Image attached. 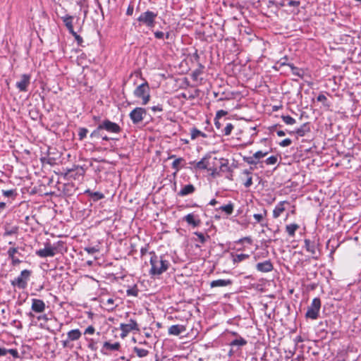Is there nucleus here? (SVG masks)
<instances>
[{"mask_svg":"<svg viewBox=\"0 0 361 361\" xmlns=\"http://www.w3.org/2000/svg\"><path fill=\"white\" fill-rule=\"evenodd\" d=\"M151 269L149 274L152 276H159L166 271L170 267V262L166 259V255H157L154 251L149 252Z\"/></svg>","mask_w":361,"mask_h":361,"instance_id":"1","label":"nucleus"},{"mask_svg":"<svg viewBox=\"0 0 361 361\" xmlns=\"http://www.w3.org/2000/svg\"><path fill=\"white\" fill-rule=\"evenodd\" d=\"M157 13L146 11L142 13L136 20V23H133V25L136 27H141L145 25L149 29L153 28L156 24V18L157 17Z\"/></svg>","mask_w":361,"mask_h":361,"instance_id":"2","label":"nucleus"},{"mask_svg":"<svg viewBox=\"0 0 361 361\" xmlns=\"http://www.w3.org/2000/svg\"><path fill=\"white\" fill-rule=\"evenodd\" d=\"M135 97L142 98V104L146 105L150 100L149 86L147 81L138 85L133 92Z\"/></svg>","mask_w":361,"mask_h":361,"instance_id":"3","label":"nucleus"},{"mask_svg":"<svg viewBox=\"0 0 361 361\" xmlns=\"http://www.w3.org/2000/svg\"><path fill=\"white\" fill-rule=\"evenodd\" d=\"M31 275V271L24 269L20 272V274L12 280L11 283L14 287H18L20 289H25L27 286V281Z\"/></svg>","mask_w":361,"mask_h":361,"instance_id":"4","label":"nucleus"},{"mask_svg":"<svg viewBox=\"0 0 361 361\" xmlns=\"http://www.w3.org/2000/svg\"><path fill=\"white\" fill-rule=\"evenodd\" d=\"M321 305L320 298H314L312 301L311 305L307 308L305 317L313 320L317 319L319 317Z\"/></svg>","mask_w":361,"mask_h":361,"instance_id":"5","label":"nucleus"},{"mask_svg":"<svg viewBox=\"0 0 361 361\" xmlns=\"http://www.w3.org/2000/svg\"><path fill=\"white\" fill-rule=\"evenodd\" d=\"M147 116V111L142 107H136L133 109L130 114L129 117L134 125L141 123Z\"/></svg>","mask_w":361,"mask_h":361,"instance_id":"6","label":"nucleus"},{"mask_svg":"<svg viewBox=\"0 0 361 361\" xmlns=\"http://www.w3.org/2000/svg\"><path fill=\"white\" fill-rule=\"evenodd\" d=\"M319 244L314 240L305 238L304 240V247L305 250L312 255L314 259L319 258L320 252L318 249Z\"/></svg>","mask_w":361,"mask_h":361,"instance_id":"7","label":"nucleus"},{"mask_svg":"<svg viewBox=\"0 0 361 361\" xmlns=\"http://www.w3.org/2000/svg\"><path fill=\"white\" fill-rule=\"evenodd\" d=\"M119 329L121 331V338H125L130 332L133 331H138L140 330L137 322L133 319H130L128 324L121 323L120 324Z\"/></svg>","mask_w":361,"mask_h":361,"instance_id":"8","label":"nucleus"},{"mask_svg":"<svg viewBox=\"0 0 361 361\" xmlns=\"http://www.w3.org/2000/svg\"><path fill=\"white\" fill-rule=\"evenodd\" d=\"M99 124L100 128H102L104 130L110 133H120L122 130V128L118 124L112 122L109 119L104 120Z\"/></svg>","mask_w":361,"mask_h":361,"instance_id":"9","label":"nucleus"},{"mask_svg":"<svg viewBox=\"0 0 361 361\" xmlns=\"http://www.w3.org/2000/svg\"><path fill=\"white\" fill-rule=\"evenodd\" d=\"M56 247H54L49 243L45 244L44 248L36 251V255L42 258L54 257L56 255Z\"/></svg>","mask_w":361,"mask_h":361,"instance_id":"10","label":"nucleus"},{"mask_svg":"<svg viewBox=\"0 0 361 361\" xmlns=\"http://www.w3.org/2000/svg\"><path fill=\"white\" fill-rule=\"evenodd\" d=\"M30 83V75L28 74H23L20 79L16 84V87L20 92H27V87Z\"/></svg>","mask_w":361,"mask_h":361,"instance_id":"11","label":"nucleus"},{"mask_svg":"<svg viewBox=\"0 0 361 361\" xmlns=\"http://www.w3.org/2000/svg\"><path fill=\"white\" fill-rule=\"evenodd\" d=\"M46 308L45 303L40 299H32L31 310L36 313H42Z\"/></svg>","mask_w":361,"mask_h":361,"instance_id":"12","label":"nucleus"},{"mask_svg":"<svg viewBox=\"0 0 361 361\" xmlns=\"http://www.w3.org/2000/svg\"><path fill=\"white\" fill-rule=\"evenodd\" d=\"M85 169L82 166L77 165L73 166L71 169H66V175H69L71 177L76 178V176H82L85 174Z\"/></svg>","mask_w":361,"mask_h":361,"instance_id":"13","label":"nucleus"},{"mask_svg":"<svg viewBox=\"0 0 361 361\" xmlns=\"http://www.w3.org/2000/svg\"><path fill=\"white\" fill-rule=\"evenodd\" d=\"M183 220L192 227H197L201 224V220L199 219L198 216H195L193 213L185 216Z\"/></svg>","mask_w":361,"mask_h":361,"instance_id":"14","label":"nucleus"},{"mask_svg":"<svg viewBox=\"0 0 361 361\" xmlns=\"http://www.w3.org/2000/svg\"><path fill=\"white\" fill-rule=\"evenodd\" d=\"M16 254H18L19 255H21L20 253L18 252V247H10L7 251V255L8 256V258L11 259V264L13 266L19 264L22 262L18 257H16Z\"/></svg>","mask_w":361,"mask_h":361,"instance_id":"15","label":"nucleus"},{"mask_svg":"<svg viewBox=\"0 0 361 361\" xmlns=\"http://www.w3.org/2000/svg\"><path fill=\"white\" fill-rule=\"evenodd\" d=\"M256 269L261 272H269L273 270L274 266L271 260H266L256 264Z\"/></svg>","mask_w":361,"mask_h":361,"instance_id":"16","label":"nucleus"},{"mask_svg":"<svg viewBox=\"0 0 361 361\" xmlns=\"http://www.w3.org/2000/svg\"><path fill=\"white\" fill-rule=\"evenodd\" d=\"M267 216V210L263 209L262 212L259 214H255L253 218L255 220V223L259 224L262 226H267V223L265 222V218Z\"/></svg>","mask_w":361,"mask_h":361,"instance_id":"17","label":"nucleus"},{"mask_svg":"<svg viewBox=\"0 0 361 361\" xmlns=\"http://www.w3.org/2000/svg\"><path fill=\"white\" fill-rule=\"evenodd\" d=\"M310 132V128L309 123H303L300 128H297L294 131L289 132L290 135L295 133L300 137L305 136L307 133Z\"/></svg>","mask_w":361,"mask_h":361,"instance_id":"18","label":"nucleus"},{"mask_svg":"<svg viewBox=\"0 0 361 361\" xmlns=\"http://www.w3.org/2000/svg\"><path fill=\"white\" fill-rule=\"evenodd\" d=\"M120 348H121V344L119 342H115L114 343H111L109 341H105L103 343L102 351L103 350H106L109 352L118 351L120 350Z\"/></svg>","mask_w":361,"mask_h":361,"instance_id":"19","label":"nucleus"},{"mask_svg":"<svg viewBox=\"0 0 361 361\" xmlns=\"http://www.w3.org/2000/svg\"><path fill=\"white\" fill-rule=\"evenodd\" d=\"M195 191V186L192 184H188L182 188V189L178 192V195L180 197H185L194 193Z\"/></svg>","mask_w":361,"mask_h":361,"instance_id":"20","label":"nucleus"},{"mask_svg":"<svg viewBox=\"0 0 361 361\" xmlns=\"http://www.w3.org/2000/svg\"><path fill=\"white\" fill-rule=\"evenodd\" d=\"M185 331L183 325L175 324L169 328L168 333L170 335L178 336Z\"/></svg>","mask_w":361,"mask_h":361,"instance_id":"21","label":"nucleus"},{"mask_svg":"<svg viewBox=\"0 0 361 361\" xmlns=\"http://www.w3.org/2000/svg\"><path fill=\"white\" fill-rule=\"evenodd\" d=\"M233 281L231 279H218L210 283L211 288L224 287L231 285Z\"/></svg>","mask_w":361,"mask_h":361,"instance_id":"22","label":"nucleus"},{"mask_svg":"<svg viewBox=\"0 0 361 361\" xmlns=\"http://www.w3.org/2000/svg\"><path fill=\"white\" fill-rule=\"evenodd\" d=\"M284 204H288L286 201L280 202L276 204L275 208L273 210V217L274 219H277L281 216V214L285 211Z\"/></svg>","mask_w":361,"mask_h":361,"instance_id":"23","label":"nucleus"},{"mask_svg":"<svg viewBox=\"0 0 361 361\" xmlns=\"http://www.w3.org/2000/svg\"><path fill=\"white\" fill-rule=\"evenodd\" d=\"M63 22L64 23L66 27H67L68 30L70 33H72L74 32L73 25V17L69 15H66L65 16H63L62 18Z\"/></svg>","mask_w":361,"mask_h":361,"instance_id":"24","label":"nucleus"},{"mask_svg":"<svg viewBox=\"0 0 361 361\" xmlns=\"http://www.w3.org/2000/svg\"><path fill=\"white\" fill-rule=\"evenodd\" d=\"M256 167L250 166V169L243 170V173L247 176V180L244 183L245 188H250L252 185V178L251 176L252 171L255 170Z\"/></svg>","mask_w":361,"mask_h":361,"instance_id":"25","label":"nucleus"},{"mask_svg":"<svg viewBox=\"0 0 361 361\" xmlns=\"http://www.w3.org/2000/svg\"><path fill=\"white\" fill-rule=\"evenodd\" d=\"M103 133L104 130L102 128H100V124H99L98 126L90 133V137L93 140L102 139Z\"/></svg>","mask_w":361,"mask_h":361,"instance_id":"26","label":"nucleus"},{"mask_svg":"<svg viewBox=\"0 0 361 361\" xmlns=\"http://www.w3.org/2000/svg\"><path fill=\"white\" fill-rule=\"evenodd\" d=\"M82 336V334L79 329H73L68 332L67 337L71 341L78 340Z\"/></svg>","mask_w":361,"mask_h":361,"instance_id":"27","label":"nucleus"},{"mask_svg":"<svg viewBox=\"0 0 361 361\" xmlns=\"http://www.w3.org/2000/svg\"><path fill=\"white\" fill-rule=\"evenodd\" d=\"M85 193L87 194L93 201H98L104 197L103 193L100 192H92L90 190H87Z\"/></svg>","mask_w":361,"mask_h":361,"instance_id":"28","label":"nucleus"},{"mask_svg":"<svg viewBox=\"0 0 361 361\" xmlns=\"http://www.w3.org/2000/svg\"><path fill=\"white\" fill-rule=\"evenodd\" d=\"M299 225L297 224H290L286 226V231L290 237H294L295 231L299 228Z\"/></svg>","mask_w":361,"mask_h":361,"instance_id":"29","label":"nucleus"},{"mask_svg":"<svg viewBox=\"0 0 361 361\" xmlns=\"http://www.w3.org/2000/svg\"><path fill=\"white\" fill-rule=\"evenodd\" d=\"M218 209L224 212L227 215H231L233 212L234 206L233 204L230 202L226 205L221 206Z\"/></svg>","mask_w":361,"mask_h":361,"instance_id":"30","label":"nucleus"},{"mask_svg":"<svg viewBox=\"0 0 361 361\" xmlns=\"http://www.w3.org/2000/svg\"><path fill=\"white\" fill-rule=\"evenodd\" d=\"M233 263H239L240 262H243V260H245L249 258L250 255L247 254H238V255H233Z\"/></svg>","mask_w":361,"mask_h":361,"instance_id":"31","label":"nucleus"},{"mask_svg":"<svg viewBox=\"0 0 361 361\" xmlns=\"http://www.w3.org/2000/svg\"><path fill=\"white\" fill-rule=\"evenodd\" d=\"M190 134H191L192 140H195L199 136H201L202 137H207V135L204 133L200 131V130H198L196 128H192L191 129Z\"/></svg>","mask_w":361,"mask_h":361,"instance_id":"32","label":"nucleus"},{"mask_svg":"<svg viewBox=\"0 0 361 361\" xmlns=\"http://www.w3.org/2000/svg\"><path fill=\"white\" fill-rule=\"evenodd\" d=\"M288 66L290 68L292 73L293 75L298 76L300 78L303 77L304 71L302 69L295 66L293 63L288 64Z\"/></svg>","mask_w":361,"mask_h":361,"instance_id":"33","label":"nucleus"},{"mask_svg":"<svg viewBox=\"0 0 361 361\" xmlns=\"http://www.w3.org/2000/svg\"><path fill=\"white\" fill-rule=\"evenodd\" d=\"M133 352L139 357H146L149 351L144 348H140L138 347H134Z\"/></svg>","mask_w":361,"mask_h":361,"instance_id":"34","label":"nucleus"},{"mask_svg":"<svg viewBox=\"0 0 361 361\" xmlns=\"http://www.w3.org/2000/svg\"><path fill=\"white\" fill-rule=\"evenodd\" d=\"M18 226H12V227H6L5 231L4 233V236L12 235L18 233Z\"/></svg>","mask_w":361,"mask_h":361,"instance_id":"35","label":"nucleus"},{"mask_svg":"<svg viewBox=\"0 0 361 361\" xmlns=\"http://www.w3.org/2000/svg\"><path fill=\"white\" fill-rule=\"evenodd\" d=\"M220 171L223 172H231V169L228 166V159H221V161L220 164Z\"/></svg>","mask_w":361,"mask_h":361,"instance_id":"36","label":"nucleus"},{"mask_svg":"<svg viewBox=\"0 0 361 361\" xmlns=\"http://www.w3.org/2000/svg\"><path fill=\"white\" fill-rule=\"evenodd\" d=\"M209 162L206 157L202 158L196 164V167L200 169H208Z\"/></svg>","mask_w":361,"mask_h":361,"instance_id":"37","label":"nucleus"},{"mask_svg":"<svg viewBox=\"0 0 361 361\" xmlns=\"http://www.w3.org/2000/svg\"><path fill=\"white\" fill-rule=\"evenodd\" d=\"M247 342L245 338L240 337L239 338L232 341L230 343V345H231V346H235V345L243 346V345H245L247 344Z\"/></svg>","mask_w":361,"mask_h":361,"instance_id":"38","label":"nucleus"},{"mask_svg":"<svg viewBox=\"0 0 361 361\" xmlns=\"http://www.w3.org/2000/svg\"><path fill=\"white\" fill-rule=\"evenodd\" d=\"M185 160L183 158H177L176 159L172 164H171V167L176 170V171H178L179 169L181 168V166H180L182 162H184Z\"/></svg>","mask_w":361,"mask_h":361,"instance_id":"39","label":"nucleus"},{"mask_svg":"<svg viewBox=\"0 0 361 361\" xmlns=\"http://www.w3.org/2000/svg\"><path fill=\"white\" fill-rule=\"evenodd\" d=\"M2 193L4 197H12V198H15L18 195L16 189H11V190H2Z\"/></svg>","mask_w":361,"mask_h":361,"instance_id":"40","label":"nucleus"},{"mask_svg":"<svg viewBox=\"0 0 361 361\" xmlns=\"http://www.w3.org/2000/svg\"><path fill=\"white\" fill-rule=\"evenodd\" d=\"M243 160L248 164L255 166H256L259 162L254 155L252 157H243Z\"/></svg>","mask_w":361,"mask_h":361,"instance_id":"41","label":"nucleus"},{"mask_svg":"<svg viewBox=\"0 0 361 361\" xmlns=\"http://www.w3.org/2000/svg\"><path fill=\"white\" fill-rule=\"evenodd\" d=\"M194 234L198 238V240L202 244H204L208 239L210 238V236L209 235H207L206 236L201 232H195Z\"/></svg>","mask_w":361,"mask_h":361,"instance_id":"42","label":"nucleus"},{"mask_svg":"<svg viewBox=\"0 0 361 361\" xmlns=\"http://www.w3.org/2000/svg\"><path fill=\"white\" fill-rule=\"evenodd\" d=\"M233 129V126L231 123H227L224 128L221 130V133H224V135H231L232 130Z\"/></svg>","mask_w":361,"mask_h":361,"instance_id":"43","label":"nucleus"},{"mask_svg":"<svg viewBox=\"0 0 361 361\" xmlns=\"http://www.w3.org/2000/svg\"><path fill=\"white\" fill-rule=\"evenodd\" d=\"M87 133L88 130L86 128H79L78 134V140L80 141L84 140L86 137Z\"/></svg>","mask_w":361,"mask_h":361,"instance_id":"44","label":"nucleus"},{"mask_svg":"<svg viewBox=\"0 0 361 361\" xmlns=\"http://www.w3.org/2000/svg\"><path fill=\"white\" fill-rule=\"evenodd\" d=\"M281 118L283 120V121L287 124V125H293L296 123V121L295 118H293V117H291L289 115H287V116H281Z\"/></svg>","mask_w":361,"mask_h":361,"instance_id":"45","label":"nucleus"},{"mask_svg":"<svg viewBox=\"0 0 361 361\" xmlns=\"http://www.w3.org/2000/svg\"><path fill=\"white\" fill-rule=\"evenodd\" d=\"M126 294L128 296L137 297L138 295V289H137V286L135 285L132 288H128L126 290Z\"/></svg>","mask_w":361,"mask_h":361,"instance_id":"46","label":"nucleus"},{"mask_svg":"<svg viewBox=\"0 0 361 361\" xmlns=\"http://www.w3.org/2000/svg\"><path fill=\"white\" fill-rule=\"evenodd\" d=\"M84 250L87 252L88 254H94L96 252H99V247L98 245L96 246H88L84 248Z\"/></svg>","mask_w":361,"mask_h":361,"instance_id":"47","label":"nucleus"},{"mask_svg":"<svg viewBox=\"0 0 361 361\" xmlns=\"http://www.w3.org/2000/svg\"><path fill=\"white\" fill-rule=\"evenodd\" d=\"M204 68V66L201 63H199V68L195 70L192 73V77L194 80H196L197 77L202 73V69Z\"/></svg>","mask_w":361,"mask_h":361,"instance_id":"48","label":"nucleus"},{"mask_svg":"<svg viewBox=\"0 0 361 361\" xmlns=\"http://www.w3.org/2000/svg\"><path fill=\"white\" fill-rule=\"evenodd\" d=\"M269 154V152L257 151L253 155L259 161L260 159L264 158Z\"/></svg>","mask_w":361,"mask_h":361,"instance_id":"49","label":"nucleus"},{"mask_svg":"<svg viewBox=\"0 0 361 361\" xmlns=\"http://www.w3.org/2000/svg\"><path fill=\"white\" fill-rule=\"evenodd\" d=\"M277 160L276 156H271L265 160V163L267 165H274L277 162Z\"/></svg>","mask_w":361,"mask_h":361,"instance_id":"50","label":"nucleus"},{"mask_svg":"<svg viewBox=\"0 0 361 361\" xmlns=\"http://www.w3.org/2000/svg\"><path fill=\"white\" fill-rule=\"evenodd\" d=\"M288 58L286 56L282 58H281L276 63V64L279 65L280 66H288V64H290V63H288Z\"/></svg>","mask_w":361,"mask_h":361,"instance_id":"51","label":"nucleus"},{"mask_svg":"<svg viewBox=\"0 0 361 361\" xmlns=\"http://www.w3.org/2000/svg\"><path fill=\"white\" fill-rule=\"evenodd\" d=\"M71 34L75 37L78 44L81 46L83 42L82 37L78 35L75 31Z\"/></svg>","mask_w":361,"mask_h":361,"instance_id":"52","label":"nucleus"},{"mask_svg":"<svg viewBox=\"0 0 361 361\" xmlns=\"http://www.w3.org/2000/svg\"><path fill=\"white\" fill-rule=\"evenodd\" d=\"M317 100L318 102H321L324 103V105L326 106H329V104H326L324 102L327 101L326 97L323 94H319L318 97H317Z\"/></svg>","mask_w":361,"mask_h":361,"instance_id":"53","label":"nucleus"},{"mask_svg":"<svg viewBox=\"0 0 361 361\" xmlns=\"http://www.w3.org/2000/svg\"><path fill=\"white\" fill-rule=\"evenodd\" d=\"M292 143V140L290 139V138H286V139H284L283 140H282L280 143H279V145L281 147H288L289 145H290Z\"/></svg>","mask_w":361,"mask_h":361,"instance_id":"54","label":"nucleus"},{"mask_svg":"<svg viewBox=\"0 0 361 361\" xmlns=\"http://www.w3.org/2000/svg\"><path fill=\"white\" fill-rule=\"evenodd\" d=\"M114 300L113 298H109L106 300V305H107L109 307V308H108L109 310H113L115 308V307L114 306Z\"/></svg>","mask_w":361,"mask_h":361,"instance_id":"55","label":"nucleus"},{"mask_svg":"<svg viewBox=\"0 0 361 361\" xmlns=\"http://www.w3.org/2000/svg\"><path fill=\"white\" fill-rule=\"evenodd\" d=\"M8 353H10L15 358L20 357L19 353L16 349H8Z\"/></svg>","mask_w":361,"mask_h":361,"instance_id":"56","label":"nucleus"},{"mask_svg":"<svg viewBox=\"0 0 361 361\" xmlns=\"http://www.w3.org/2000/svg\"><path fill=\"white\" fill-rule=\"evenodd\" d=\"M214 125L216 129L220 130L221 131L223 123L220 121L219 118H214Z\"/></svg>","mask_w":361,"mask_h":361,"instance_id":"57","label":"nucleus"},{"mask_svg":"<svg viewBox=\"0 0 361 361\" xmlns=\"http://www.w3.org/2000/svg\"><path fill=\"white\" fill-rule=\"evenodd\" d=\"M227 114V111L224 110H219L216 112L215 118L220 119L222 116H226Z\"/></svg>","mask_w":361,"mask_h":361,"instance_id":"58","label":"nucleus"},{"mask_svg":"<svg viewBox=\"0 0 361 361\" xmlns=\"http://www.w3.org/2000/svg\"><path fill=\"white\" fill-rule=\"evenodd\" d=\"M134 11V6L133 4L131 3L128 6L127 11H126V15L127 16H132Z\"/></svg>","mask_w":361,"mask_h":361,"instance_id":"59","label":"nucleus"},{"mask_svg":"<svg viewBox=\"0 0 361 361\" xmlns=\"http://www.w3.org/2000/svg\"><path fill=\"white\" fill-rule=\"evenodd\" d=\"M151 109L152 111L154 112H156V111H162L164 109H163V106L162 104H158V105H156V106H153L151 107Z\"/></svg>","mask_w":361,"mask_h":361,"instance_id":"60","label":"nucleus"},{"mask_svg":"<svg viewBox=\"0 0 361 361\" xmlns=\"http://www.w3.org/2000/svg\"><path fill=\"white\" fill-rule=\"evenodd\" d=\"M154 37L157 39H161L164 37V33L161 31H156L154 32Z\"/></svg>","mask_w":361,"mask_h":361,"instance_id":"61","label":"nucleus"},{"mask_svg":"<svg viewBox=\"0 0 361 361\" xmlns=\"http://www.w3.org/2000/svg\"><path fill=\"white\" fill-rule=\"evenodd\" d=\"M95 331V329L92 326H89L85 331V334H93Z\"/></svg>","mask_w":361,"mask_h":361,"instance_id":"62","label":"nucleus"},{"mask_svg":"<svg viewBox=\"0 0 361 361\" xmlns=\"http://www.w3.org/2000/svg\"><path fill=\"white\" fill-rule=\"evenodd\" d=\"M300 4V2L299 1H295V0H290L288 2V5L289 6H299Z\"/></svg>","mask_w":361,"mask_h":361,"instance_id":"63","label":"nucleus"},{"mask_svg":"<svg viewBox=\"0 0 361 361\" xmlns=\"http://www.w3.org/2000/svg\"><path fill=\"white\" fill-rule=\"evenodd\" d=\"M192 58L195 62H197L198 64L200 63V55L198 54L197 50L196 49L195 51L192 54Z\"/></svg>","mask_w":361,"mask_h":361,"instance_id":"64","label":"nucleus"}]
</instances>
